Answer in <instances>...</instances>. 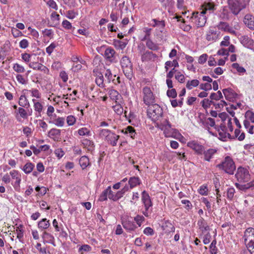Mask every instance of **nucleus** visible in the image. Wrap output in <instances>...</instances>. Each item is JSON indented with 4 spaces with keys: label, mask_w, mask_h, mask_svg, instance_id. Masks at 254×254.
<instances>
[{
    "label": "nucleus",
    "mask_w": 254,
    "mask_h": 254,
    "mask_svg": "<svg viewBox=\"0 0 254 254\" xmlns=\"http://www.w3.org/2000/svg\"><path fill=\"white\" fill-rule=\"evenodd\" d=\"M235 186L240 190L245 191L252 187H254V180L244 185L236 183H235Z\"/></svg>",
    "instance_id": "nucleus-26"
},
{
    "label": "nucleus",
    "mask_w": 254,
    "mask_h": 254,
    "mask_svg": "<svg viewBox=\"0 0 254 254\" xmlns=\"http://www.w3.org/2000/svg\"><path fill=\"white\" fill-rule=\"evenodd\" d=\"M151 28H145L144 29V32L145 33V35L144 37L141 39V41H144L145 40L148 41L150 40V36L151 31Z\"/></svg>",
    "instance_id": "nucleus-50"
},
{
    "label": "nucleus",
    "mask_w": 254,
    "mask_h": 254,
    "mask_svg": "<svg viewBox=\"0 0 254 254\" xmlns=\"http://www.w3.org/2000/svg\"><path fill=\"white\" fill-rule=\"evenodd\" d=\"M96 78L95 79V82L96 84L100 87H104L105 84L104 83V75L103 74L100 72H97L96 73Z\"/></svg>",
    "instance_id": "nucleus-28"
},
{
    "label": "nucleus",
    "mask_w": 254,
    "mask_h": 254,
    "mask_svg": "<svg viewBox=\"0 0 254 254\" xmlns=\"http://www.w3.org/2000/svg\"><path fill=\"white\" fill-rule=\"evenodd\" d=\"M216 240H214L210 244V251L211 254H216L217 249L216 247Z\"/></svg>",
    "instance_id": "nucleus-52"
},
{
    "label": "nucleus",
    "mask_w": 254,
    "mask_h": 254,
    "mask_svg": "<svg viewBox=\"0 0 254 254\" xmlns=\"http://www.w3.org/2000/svg\"><path fill=\"white\" fill-rule=\"evenodd\" d=\"M137 48L142 62H154L157 59L158 56L152 52L146 50L143 44L138 45Z\"/></svg>",
    "instance_id": "nucleus-2"
},
{
    "label": "nucleus",
    "mask_w": 254,
    "mask_h": 254,
    "mask_svg": "<svg viewBox=\"0 0 254 254\" xmlns=\"http://www.w3.org/2000/svg\"><path fill=\"white\" fill-rule=\"evenodd\" d=\"M43 238L44 239L47 240V242L49 243L54 244V236L52 234H51L47 232H44L43 233Z\"/></svg>",
    "instance_id": "nucleus-42"
},
{
    "label": "nucleus",
    "mask_w": 254,
    "mask_h": 254,
    "mask_svg": "<svg viewBox=\"0 0 254 254\" xmlns=\"http://www.w3.org/2000/svg\"><path fill=\"white\" fill-rule=\"evenodd\" d=\"M218 150L216 148H209L207 150H204L202 155H203L204 160L210 162L211 159L213 158L214 155H215Z\"/></svg>",
    "instance_id": "nucleus-16"
},
{
    "label": "nucleus",
    "mask_w": 254,
    "mask_h": 254,
    "mask_svg": "<svg viewBox=\"0 0 254 254\" xmlns=\"http://www.w3.org/2000/svg\"><path fill=\"white\" fill-rule=\"evenodd\" d=\"M29 66L33 69H37L44 72L48 70V68L45 65L38 63H31L29 64Z\"/></svg>",
    "instance_id": "nucleus-27"
},
{
    "label": "nucleus",
    "mask_w": 254,
    "mask_h": 254,
    "mask_svg": "<svg viewBox=\"0 0 254 254\" xmlns=\"http://www.w3.org/2000/svg\"><path fill=\"white\" fill-rule=\"evenodd\" d=\"M203 9L201 12L202 13L205 14L209 11L211 13L214 9V4L210 2H205L202 5Z\"/></svg>",
    "instance_id": "nucleus-23"
},
{
    "label": "nucleus",
    "mask_w": 254,
    "mask_h": 254,
    "mask_svg": "<svg viewBox=\"0 0 254 254\" xmlns=\"http://www.w3.org/2000/svg\"><path fill=\"white\" fill-rule=\"evenodd\" d=\"M232 67L237 70L238 72L244 73L246 69L242 66H241L238 63H234L232 64Z\"/></svg>",
    "instance_id": "nucleus-51"
},
{
    "label": "nucleus",
    "mask_w": 254,
    "mask_h": 254,
    "mask_svg": "<svg viewBox=\"0 0 254 254\" xmlns=\"http://www.w3.org/2000/svg\"><path fill=\"white\" fill-rule=\"evenodd\" d=\"M216 26L219 30L221 31L227 32L233 35L236 34V32L234 28L230 26L229 23L227 22L220 21Z\"/></svg>",
    "instance_id": "nucleus-14"
},
{
    "label": "nucleus",
    "mask_w": 254,
    "mask_h": 254,
    "mask_svg": "<svg viewBox=\"0 0 254 254\" xmlns=\"http://www.w3.org/2000/svg\"><path fill=\"white\" fill-rule=\"evenodd\" d=\"M113 108L118 115H121L123 113V108L120 104H116L113 106Z\"/></svg>",
    "instance_id": "nucleus-49"
},
{
    "label": "nucleus",
    "mask_w": 254,
    "mask_h": 254,
    "mask_svg": "<svg viewBox=\"0 0 254 254\" xmlns=\"http://www.w3.org/2000/svg\"><path fill=\"white\" fill-rule=\"evenodd\" d=\"M79 163L82 169H85L90 164L89 158L86 156H82L79 160Z\"/></svg>",
    "instance_id": "nucleus-33"
},
{
    "label": "nucleus",
    "mask_w": 254,
    "mask_h": 254,
    "mask_svg": "<svg viewBox=\"0 0 254 254\" xmlns=\"http://www.w3.org/2000/svg\"><path fill=\"white\" fill-rule=\"evenodd\" d=\"M34 168V165L31 162H28L24 166L23 171L26 174L30 173Z\"/></svg>",
    "instance_id": "nucleus-38"
},
{
    "label": "nucleus",
    "mask_w": 254,
    "mask_h": 254,
    "mask_svg": "<svg viewBox=\"0 0 254 254\" xmlns=\"http://www.w3.org/2000/svg\"><path fill=\"white\" fill-rule=\"evenodd\" d=\"M245 117L246 118L250 120L252 123H254V112L248 110L245 113Z\"/></svg>",
    "instance_id": "nucleus-54"
},
{
    "label": "nucleus",
    "mask_w": 254,
    "mask_h": 254,
    "mask_svg": "<svg viewBox=\"0 0 254 254\" xmlns=\"http://www.w3.org/2000/svg\"><path fill=\"white\" fill-rule=\"evenodd\" d=\"M134 220L138 226L140 227L142 223L144 221L145 219L143 216L137 215L134 217Z\"/></svg>",
    "instance_id": "nucleus-57"
},
{
    "label": "nucleus",
    "mask_w": 254,
    "mask_h": 254,
    "mask_svg": "<svg viewBox=\"0 0 254 254\" xmlns=\"http://www.w3.org/2000/svg\"><path fill=\"white\" fill-rule=\"evenodd\" d=\"M122 225L123 227L129 232L134 231L137 228V226L134 223L128 220L123 221Z\"/></svg>",
    "instance_id": "nucleus-21"
},
{
    "label": "nucleus",
    "mask_w": 254,
    "mask_h": 254,
    "mask_svg": "<svg viewBox=\"0 0 254 254\" xmlns=\"http://www.w3.org/2000/svg\"><path fill=\"white\" fill-rule=\"evenodd\" d=\"M9 174L11 176L12 179L15 180V185H16L17 186H19L21 179V175L19 173L18 171L13 170L10 171Z\"/></svg>",
    "instance_id": "nucleus-24"
},
{
    "label": "nucleus",
    "mask_w": 254,
    "mask_h": 254,
    "mask_svg": "<svg viewBox=\"0 0 254 254\" xmlns=\"http://www.w3.org/2000/svg\"><path fill=\"white\" fill-rule=\"evenodd\" d=\"M152 21L153 22L152 24L153 27L158 26L161 28L165 27V22L164 21H159L156 19H153Z\"/></svg>",
    "instance_id": "nucleus-46"
},
{
    "label": "nucleus",
    "mask_w": 254,
    "mask_h": 254,
    "mask_svg": "<svg viewBox=\"0 0 254 254\" xmlns=\"http://www.w3.org/2000/svg\"><path fill=\"white\" fill-rule=\"evenodd\" d=\"M141 184V180L138 177H132L128 180V184L130 189H132Z\"/></svg>",
    "instance_id": "nucleus-29"
},
{
    "label": "nucleus",
    "mask_w": 254,
    "mask_h": 254,
    "mask_svg": "<svg viewBox=\"0 0 254 254\" xmlns=\"http://www.w3.org/2000/svg\"><path fill=\"white\" fill-rule=\"evenodd\" d=\"M99 135L101 138H104L108 143L113 146L117 144L120 136L116 134L109 129H101L99 130Z\"/></svg>",
    "instance_id": "nucleus-1"
},
{
    "label": "nucleus",
    "mask_w": 254,
    "mask_h": 254,
    "mask_svg": "<svg viewBox=\"0 0 254 254\" xmlns=\"http://www.w3.org/2000/svg\"><path fill=\"white\" fill-rule=\"evenodd\" d=\"M82 143L84 148H86L88 151L92 152L94 150V144L92 141L88 139H83L82 140Z\"/></svg>",
    "instance_id": "nucleus-25"
},
{
    "label": "nucleus",
    "mask_w": 254,
    "mask_h": 254,
    "mask_svg": "<svg viewBox=\"0 0 254 254\" xmlns=\"http://www.w3.org/2000/svg\"><path fill=\"white\" fill-rule=\"evenodd\" d=\"M18 104L22 107L27 108L30 106L29 101L24 95H22L20 96L18 102Z\"/></svg>",
    "instance_id": "nucleus-34"
},
{
    "label": "nucleus",
    "mask_w": 254,
    "mask_h": 254,
    "mask_svg": "<svg viewBox=\"0 0 254 254\" xmlns=\"http://www.w3.org/2000/svg\"><path fill=\"white\" fill-rule=\"evenodd\" d=\"M235 136L238 138L239 141H242L245 139V134L244 132H241L239 129H236L235 130Z\"/></svg>",
    "instance_id": "nucleus-43"
},
{
    "label": "nucleus",
    "mask_w": 254,
    "mask_h": 254,
    "mask_svg": "<svg viewBox=\"0 0 254 254\" xmlns=\"http://www.w3.org/2000/svg\"><path fill=\"white\" fill-rule=\"evenodd\" d=\"M146 46L149 50L152 51H157L159 48L158 46L154 43L151 39L146 41Z\"/></svg>",
    "instance_id": "nucleus-37"
},
{
    "label": "nucleus",
    "mask_w": 254,
    "mask_h": 254,
    "mask_svg": "<svg viewBox=\"0 0 254 254\" xmlns=\"http://www.w3.org/2000/svg\"><path fill=\"white\" fill-rule=\"evenodd\" d=\"M222 92L226 99L230 101L235 99L237 96V94L230 88L223 89Z\"/></svg>",
    "instance_id": "nucleus-17"
},
{
    "label": "nucleus",
    "mask_w": 254,
    "mask_h": 254,
    "mask_svg": "<svg viewBox=\"0 0 254 254\" xmlns=\"http://www.w3.org/2000/svg\"><path fill=\"white\" fill-rule=\"evenodd\" d=\"M188 146L195 151L198 155H202L204 147L195 141H192L188 143Z\"/></svg>",
    "instance_id": "nucleus-13"
},
{
    "label": "nucleus",
    "mask_w": 254,
    "mask_h": 254,
    "mask_svg": "<svg viewBox=\"0 0 254 254\" xmlns=\"http://www.w3.org/2000/svg\"><path fill=\"white\" fill-rule=\"evenodd\" d=\"M49 123L54 124L57 127H62L64 124V119L62 117H58L57 119L54 118L49 121Z\"/></svg>",
    "instance_id": "nucleus-30"
},
{
    "label": "nucleus",
    "mask_w": 254,
    "mask_h": 254,
    "mask_svg": "<svg viewBox=\"0 0 254 254\" xmlns=\"http://www.w3.org/2000/svg\"><path fill=\"white\" fill-rule=\"evenodd\" d=\"M91 250V248L89 245H82L79 248V252H81V254H83L82 252H89Z\"/></svg>",
    "instance_id": "nucleus-60"
},
{
    "label": "nucleus",
    "mask_w": 254,
    "mask_h": 254,
    "mask_svg": "<svg viewBox=\"0 0 254 254\" xmlns=\"http://www.w3.org/2000/svg\"><path fill=\"white\" fill-rule=\"evenodd\" d=\"M199 81L197 79H193L189 80L186 84V87L188 89H191L193 87L197 86L199 85Z\"/></svg>",
    "instance_id": "nucleus-39"
},
{
    "label": "nucleus",
    "mask_w": 254,
    "mask_h": 254,
    "mask_svg": "<svg viewBox=\"0 0 254 254\" xmlns=\"http://www.w3.org/2000/svg\"><path fill=\"white\" fill-rule=\"evenodd\" d=\"M190 19L192 22L195 23L197 27H203L206 22V17L205 14L198 12H193Z\"/></svg>",
    "instance_id": "nucleus-9"
},
{
    "label": "nucleus",
    "mask_w": 254,
    "mask_h": 254,
    "mask_svg": "<svg viewBox=\"0 0 254 254\" xmlns=\"http://www.w3.org/2000/svg\"><path fill=\"white\" fill-rule=\"evenodd\" d=\"M180 27L185 31H189L191 29V26L190 25H186L184 19H182V23L180 25Z\"/></svg>",
    "instance_id": "nucleus-56"
},
{
    "label": "nucleus",
    "mask_w": 254,
    "mask_h": 254,
    "mask_svg": "<svg viewBox=\"0 0 254 254\" xmlns=\"http://www.w3.org/2000/svg\"><path fill=\"white\" fill-rule=\"evenodd\" d=\"M13 68L17 72L23 73L25 71L24 67L17 63L14 64Z\"/></svg>",
    "instance_id": "nucleus-47"
},
{
    "label": "nucleus",
    "mask_w": 254,
    "mask_h": 254,
    "mask_svg": "<svg viewBox=\"0 0 254 254\" xmlns=\"http://www.w3.org/2000/svg\"><path fill=\"white\" fill-rule=\"evenodd\" d=\"M143 101L147 106L155 103V97L150 87L145 86L142 89Z\"/></svg>",
    "instance_id": "nucleus-8"
},
{
    "label": "nucleus",
    "mask_w": 254,
    "mask_h": 254,
    "mask_svg": "<svg viewBox=\"0 0 254 254\" xmlns=\"http://www.w3.org/2000/svg\"><path fill=\"white\" fill-rule=\"evenodd\" d=\"M211 238V234L209 232L207 233L203 237V242L204 244L207 245L209 244L210 242V239Z\"/></svg>",
    "instance_id": "nucleus-62"
},
{
    "label": "nucleus",
    "mask_w": 254,
    "mask_h": 254,
    "mask_svg": "<svg viewBox=\"0 0 254 254\" xmlns=\"http://www.w3.org/2000/svg\"><path fill=\"white\" fill-rule=\"evenodd\" d=\"M223 97L222 93L220 91H218L216 93H212L209 96L210 99L216 101L219 100Z\"/></svg>",
    "instance_id": "nucleus-40"
},
{
    "label": "nucleus",
    "mask_w": 254,
    "mask_h": 254,
    "mask_svg": "<svg viewBox=\"0 0 254 254\" xmlns=\"http://www.w3.org/2000/svg\"><path fill=\"white\" fill-rule=\"evenodd\" d=\"M244 237L247 247L254 243V229L253 228L247 229L245 232Z\"/></svg>",
    "instance_id": "nucleus-11"
},
{
    "label": "nucleus",
    "mask_w": 254,
    "mask_h": 254,
    "mask_svg": "<svg viewBox=\"0 0 254 254\" xmlns=\"http://www.w3.org/2000/svg\"><path fill=\"white\" fill-rule=\"evenodd\" d=\"M241 43L244 47L251 50H254V40L249 38L248 36L242 37Z\"/></svg>",
    "instance_id": "nucleus-18"
},
{
    "label": "nucleus",
    "mask_w": 254,
    "mask_h": 254,
    "mask_svg": "<svg viewBox=\"0 0 254 254\" xmlns=\"http://www.w3.org/2000/svg\"><path fill=\"white\" fill-rule=\"evenodd\" d=\"M217 167L224 171L226 173L230 175L233 174L236 169L235 163L232 158L229 156L226 157L224 161L221 163L218 164Z\"/></svg>",
    "instance_id": "nucleus-3"
},
{
    "label": "nucleus",
    "mask_w": 254,
    "mask_h": 254,
    "mask_svg": "<svg viewBox=\"0 0 254 254\" xmlns=\"http://www.w3.org/2000/svg\"><path fill=\"white\" fill-rule=\"evenodd\" d=\"M197 224L199 226V229L202 233L209 230V227L205 223V220L203 218H201V219L198 221Z\"/></svg>",
    "instance_id": "nucleus-31"
},
{
    "label": "nucleus",
    "mask_w": 254,
    "mask_h": 254,
    "mask_svg": "<svg viewBox=\"0 0 254 254\" xmlns=\"http://www.w3.org/2000/svg\"><path fill=\"white\" fill-rule=\"evenodd\" d=\"M220 32L216 30V26L210 27L206 35V39L208 41L214 42L219 36Z\"/></svg>",
    "instance_id": "nucleus-10"
},
{
    "label": "nucleus",
    "mask_w": 254,
    "mask_h": 254,
    "mask_svg": "<svg viewBox=\"0 0 254 254\" xmlns=\"http://www.w3.org/2000/svg\"><path fill=\"white\" fill-rule=\"evenodd\" d=\"M167 95L169 97L175 98V97H176L177 94L176 90L175 89L172 88L171 90H168L167 91Z\"/></svg>",
    "instance_id": "nucleus-61"
},
{
    "label": "nucleus",
    "mask_w": 254,
    "mask_h": 254,
    "mask_svg": "<svg viewBox=\"0 0 254 254\" xmlns=\"http://www.w3.org/2000/svg\"><path fill=\"white\" fill-rule=\"evenodd\" d=\"M121 64L125 76L129 79L132 77V65L129 58L124 56L121 60Z\"/></svg>",
    "instance_id": "nucleus-6"
},
{
    "label": "nucleus",
    "mask_w": 254,
    "mask_h": 254,
    "mask_svg": "<svg viewBox=\"0 0 254 254\" xmlns=\"http://www.w3.org/2000/svg\"><path fill=\"white\" fill-rule=\"evenodd\" d=\"M104 75L105 78H107L108 83H110L111 80L112 81L113 77H115L116 76V75L113 76L112 73L109 69L106 70Z\"/></svg>",
    "instance_id": "nucleus-53"
},
{
    "label": "nucleus",
    "mask_w": 254,
    "mask_h": 254,
    "mask_svg": "<svg viewBox=\"0 0 254 254\" xmlns=\"http://www.w3.org/2000/svg\"><path fill=\"white\" fill-rule=\"evenodd\" d=\"M147 113L148 117L154 121L158 120L163 114L162 109L155 103L148 106Z\"/></svg>",
    "instance_id": "nucleus-4"
},
{
    "label": "nucleus",
    "mask_w": 254,
    "mask_h": 254,
    "mask_svg": "<svg viewBox=\"0 0 254 254\" xmlns=\"http://www.w3.org/2000/svg\"><path fill=\"white\" fill-rule=\"evenodd\" d=\"M61 130L57 128H52L48 132V136L55 141H59L60 139Z\"/></svg>",
    "instance_id": "nucleus-22"
},
{
    "label": "nucleus",
    "mask_w": 254,
    "mask_h": 254,
    "mask_svg": "<svg viewBox=\"0 0 254 254\" xmlns=\"http://www.w3.org/2000/svg\"><path fill=\"white\" fill-rule=\"evenodd\" d=\"M244 22L250 29L254 30V16L250 14L245 16Z\"/></svg>",
    "instance_id": "nucleus-20"
},
{
    "label": "nucleus",
    "mask_w": 254,
    "mask_h": 254,
    "mask_svg": "<svg viewBox=\"0 0 254 254\" xmlns=\"http://www.w3.org/2000/svg\"><path fill=\"white\" fill-rule=\"evenodd\" d=\"M78 133L80 135H90V130L86 127H82L79 129L78 131Z\"/></svg>",
    "instance_id": "nucleus-55"
},
{
    "label": "nucleus",
    "mask_w": 254,
    "mask_h": 254,
    "mask_svg": "<svg viewBox=\"0 0 254 254\" xmlns=\"http://www.w3.org/2000/svg\"><path fill=\"white\" fill-rule=\"evenodd\" d=\"M75 121L76 120L74 116H68L67 117L66 122L69 126L73 125L75 123Z\"/></svg>",
    "instance_id": "nucleus-63"
},
{
    "label": "nucleus",
    "mask_w": 254,
    "mask_h": 254,
    "mask_svg": "<svg viewBox=\"0 0 254 254\" xmlns=\"http://www.w3.org/2000/svg\"><path fill=\"white\" fill-rule=\"evenodd\" d=\"M122 132L125 134H129L132 138H134L136 132L135 130L131 126H128L125 129L122 130Z\"/></svg>",
    "instance_id": "nucleus-32"
},
{
    "label": "nucleus",
    "mask_w": 254,
    "mask_h": 254,
    "mask_svg": "<svg viewBox=\"0 0 254 254\" xmlns=\"http://www.w3.org/2000/svg\"><path fill=\"white\" fill-rule=\"evenodd\" d=\"M108 94L110 98L113 100H115L116 102L117 100H119V97L121 96L119 92L114 89L109 90Z\"/></svg>",
    "instance_id": "nucleus-36"
},
{
    "label": "nucleus",
    "mask_w": 254,
    "mask_h": 254,
    "mask_svg": "<svg viewBox=\"0 0 254 254\" xmlns=\"http://www.w3.org/2000/svg\"><path fill=\"white\" fill-rule=\"evenodd\" d=\"M62 26L66 29H71L73 35L76 36V33L74 32L75 28L72 27L71 23L67 20H64L62 22Z\"/></svg>",
    "instance_id": "nucleus-41"
},
{
    "label": "nucleus",
    "mask_w": 254,
    "mask_h": 254,
    "mask_svg": "<svg viewBox=\"0 0 254 254\" xmlns=\"http://www.w3.org/2000/svg\"><path fill=\"white\" fill-rule=\"evenodd\" d=\"M235 177L240 183H247L250 181L251 175L249 170L245 168L239 167L238 168Z\"/></svg>",
    "instance_id": "nucleus-7"
},
{
    "label": "nucleus",
    "mask_w": 254,
    "mask_h": 254,
    "mask_svg": "<svg viewBox=\"0 0 254 254\" xmlns=\"http://www.w3.org/2000/svg\"><path fill=\"white\" fill-rule=\"evenodd\" d=\"M235 190L234 188H230L227 190V197L228 199L231 200L234 197Z\"/></svg>",
    "instance_id": "nucleus-48"
},
{
    "label": "nucleus",
    "mask_w": 254,
    "mask_h": 254,
    "mask_svg": "<svg viewBox=\"0 0 254 254\" xmlns=\"http://www.w3.org/2000/svg\"><path fill=\"white\" fill-rule=\"evenodd\" d=\"M143 233L147 236H152L154 234V231L151 227H148L144 229Z\"/></svg>",
    "instance_id": "nucleus-64"
},
{
    "label": "nucleus",
    "mask_w": 254,
    "mask_h": 254,
    "mask_svg": "<svg viewBox=\"0 0 254 254\" xmlns=\"http://www.w3.org/2000/svg\"><path fill=\"white\" fill-rule=\"evenodd\" d=\"M228 3L231 12L235 15L246 7L245 0H228Z\"/></svg>",
    "instance_id": "nucleus-5"
},
{
    "label": "nucleus",
    "mask_w": 254,
    "mask_h": 254,
    "mask_svg": "<svg viewBox=\"0 0 254 254\" xmlns=\"http://www.w3.org/2000/svg\"><path fill=\"white\" fill-rule=\"evenodd\" d=\"M115 51L111 47L107 48L104 53L105 58L109 62H113L115 60Z\"/></svg>",
    "instance_id": "nucleus-19"
},
{
    "label": "nucleus",
    "mask_w": 254,
    "mask_h": 254,
    "mask_svg": "<svg viewBox=\"0 0 254 254\" xmlns=\"http://www.w3.org/2000/svg\"><path fill=\"white\" fill-rule=\"evenodd\" d=\"M213 100H209L208 99H203L202 102V106L204 109H207L209 108L211 105H213L214 101H213Z\"/></svg>",
    "instance_id": "nucleus-44"
},
{
    "label": "nucleus",
    "mask_w": 254,
    "mask_h": 254,
    "mask_svg": "<svg viewBox=\"0 0 254 254\" xmlns=\"http://www.w3.org/2000/svg\"><path fill=\"white\" fill-rule=\"evenodd\" d=\"M18 113L21 118L23 119H26L27 118V113L26 110L22 107H19L18 108Z\"/></svg>",
    "instance_id": "nucleus-59"
},
{
    "label": "nucleus",
    "mask_w": 254,
    "mask_h": 254,
    "mask_svg": "<svg viewBox=\"0 0 254 254\" xmlns=\"http://www.w3.org/2000/svg\"><path fill=\"white\" fill-rule=\"evenodd\" d=\"M54 111V108L52 106H48L47 111V114L48 116L50 117V120H52L53 118H55L56 117V114H53Z\"/></svg>",
    "instance_id": "nucleus-45"
},
{
    "label": "nucleus",
    "mask_w": 254,
    "mask_h": 254,
    "mask_svg": "<svg viewBox=\"0 0 254 254\" xmlns=\"http://www.w3.org/2000/svg\"><path fill=\"white\" fill-rule=\"evenodd\" d=\"M38 226L42 230L46 229L50 226L49 221L47 220L46 218H43L39 222Z\"/></svg>",
    "instance_id": "nucleus-35"
},
{
    "label": "nucleus",
    "mask_w": 254,
    "mask_h": 254,
    "mask_svg": "<svg viewBox=\"0 0 254 254\" xmlns=\"http://www.w3.org/2000/svg\"><path fill=\"white\" fill-rule=\"evenodd\" d=\"M160 128L164 130V133L166 137L172 136L174 129L171 127V125L167 120H166L160 125Z\"/></svg>",
    "instance_id": "nucleus-12"
},
{
    "label": "nucleus",
    "mask_w": 254,
    "mask_h": 254,
    "mask_svg": "<svg viewBox=\"0 0 254 254\" xmlns=\"http://www.w3.org/2000/svg\"><path fill=\"white\" fill-rule=\"evenodd\" d=\"M199 88L200 89L206 91L211 90L212 89V86L209 83H202L200 85Z\"/></svg>",
    "instance_id": "nucleus-58"
},
{
    "label": "nucleus",
    "mask_w": 254,
    "mask_h": 254,
    "mask_svg": "<svg viewBox=\"0 0 254 254\" xmlns=\"http://www.w3.org/2000/svg\"><path fill=\"white\" fill-rule=\"evenodd\" d=\"M141 200L144 204L145 209L147 210L149 209V208L152 207V203L151 202L150 197L148 193L144 190L141 194Z\"/></svg>",
    "instance_id": "nucleus-15"
}]
</instances>
